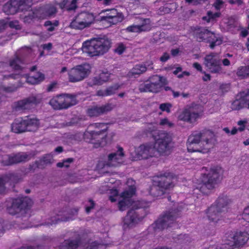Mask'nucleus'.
Returning <instances> with one entry per match:
<instances>
[{
  "label": "nucleus",
  "mask_w": 249,
  "mask_h": 249,
  "mask_svg": "<svg viewBox=\"0 0 249 249\" xmlns=\"http://www.w3.org/2000/svg\"><path fill=\"white\" fill-rule=\"evenodd\" d=\"M110 46V40L104 36L84 42L82 51L90 56H98L107 53Z\"/></svg>",
  "instance_id": "f03ea898"
},
{
  "label": "nucleus",
  "mask_w": 249,
  "mask_h": 249,
  "mask_svg": "<svg viewBox=\"0 0 249 249\" xmlns=\"http://www.w3.org/2000/svg\"><path fill=\"white\" fill-rule=\"evenodd\" d=\"M215 17H203L202 18V21L204 24L207 23H213L215 21Z\"/></svg>",
  "instance_id": "864d4df0"
},
{
  "label": "nucleus",
  "mask_w": 249,
  "mask_h": 249,
  "mask_svg": "<svg viewBox=\"0 0 249 249\" xmlns=\"http://www.w3.org/2000/svg\"><path fill=\"white\" fill-rule=\"evenodd\" d=\"M76 96L73 94H62L52 98L49 104L55 110L67 109L76 105Z\"/></svg>",
  "instance_id": "9d476101"
},
{
  "label": "nucleus",
  "mask_w": 249,
  "mask_h": 249,
  "mask_svg": "<svg viewBox=\"0 0 249 249\" xmlns=\"http://www.w3.org/2000/svg\"><path fill=\"white\" fill-rule=\"evenodd\" d=\"M79 241L78 239L65 240L60 245V249H76L79 245Z\"/></svg>",
  "instance_id": "c756f323"
},
{
  "label": "nucleus",
  "mask_w": 249,
  "mask_h": 249,
  "mask_svg": "<svg viewBox=\"0 0 249 249\" xmlns=\"http://www.w3.org/2000/svg\"><path fill=\"white\" fill-rule=\"evenodd\" d=\"M32 50L29 47H25L17 53L15 57L10 61V66L15 70L21 69V64H25L24 57L31 53Z\"/></svg>",
  "instance_id": "a211bd4d"
},
{
  "label": "nucleus",
  "mask_w": 249,
  "mask_h": 249,
  "mask_svg": "<svg viewBox=\"0 0 249 249\" xmlns=\"http://www.w3.org/2000/svg\"><path fill=\"white\" fill-rule=\"evenodd\" d=\"M70 219H71V217H59V215H57V218H55L54 219H52V222L51 223H48V224H50L51 225H52L53 224H56L57 223L58 221H68L69 220H70Z\"/></svg>",
  "instance_id": "09e8293b"
},
{
  "label": "nucleus",
  "mask_w": 249,
  "mask_h": 249,
  "mask_svg": "<svg viewBox=\"0 0 249 249\" xmlns=\"http://www.w3.org/2000/svg\"><path fill=\"white\" fill-rule=\"evenodd\" d=\"M120 87V86L119 84H116L106 89L107 96L115 94Z\"/></svg>",
  "instance_id": "c9c22d12"
},
{
  "label": "nucleus",
  "mask_w": 249,
  "mask_h": 249,
  "mask_svg": "<svg viewBox=\"0 0 249 249\" xmlns=\"http://www.w3.org/2000/svg\"><path fill=\"white\" fill-rule=\"evenodd\" d=\"M124 156L123 149L122 147H119L117 152L109 154L107 160L106 161L99 162L97 166L99 168H104L106 167H117L122 162V158Z\"/></svg>",
  "instance_id": "dca6fc26"
},
{
  "label": "nucleus",
  "mask_w": 249,
  "mask_h": 249,
  "mask_svg": "<svg viewBox=\"0 0 249 249\" xmlns=\"http://www.w3.org/2000/svg\"><path fill=\"white\" fill-rule=\"evenodd\" d=\"M156 129V127L153 125L152 124H149L148 125L146 128L145 129L144 131L146 135H148V133L151 134L153 132H154Z\"/></svg>",
  "instance_id": "bf43d9fd"
},
{
  "label": "nucleus",
  "mask_w": 249,
  "mask_h": 249,
  "mask_svg": "<svg viewBox=\"0 0 249 249\" xmlns=\"http://www.w3.org/2000/svg\"><path fill=\"white\" fill-rule=\"evenodd\" d=\"M201 111L199 109V106H190L185 108L178 115V119L180 121L193 124L200 117Z\"/></svg>",
  "instance_id": "4468645a"
},
{
  "label": "nucleus",
  "mask_w": 249,
  "mask_h": 249,
  "mask_svg": "<svg viewBox=\"0 0 249 249\" xmlns=\"http://www.w3.org/2000/svg\"><path fill=\"white\" fill-rule=\"evenodd\" d=\"M174 179H176L175 177L170 173L160 175L153 179V184L149 191V194L153 197L162 196L167 190L174 187Z\"/></svg>",
  "instance_id": "7ed1b4c3"
},
{
  "label": "nucleus",
  "mask_w": 249,
  "mask_h": 249,
  "mask_svg": "<svg viewBox=\"0 0 249 249\" xmlns=\"http://www.w3.org/2000/svg\"><path fill=\"white\" fill-rule=\"evenodd\" d=\"M89 72V66L83 65L77 66L69 72V80L71 82H76L83 80Z\"/></svg>",
  "instance_id": "f3484780"
},
{
  "label": "nucleus",
  "mask_w": 249,
  "mask_h": 249,
  "mask_svg": "<svg viewBox=\"0 0 249 249\" xmlns=\"http://www.w3.org/2000/svg\"><path fill=\"white\" fill-rule=\"evenodd\" d=\"M100 14H105L106 16H120L117 10L115 9L102 10Z\"/></svg>",
  "instance_id": "58836bf2"
},
{
  "label": "nucleus",
  "mask_w": 249,
  "mask_h": 249,
  "mask_svg": "<svg viewBox=\"0 0 249 249\" xmlns=\"http://www.w3.org/2000/svg\"><path fill=\"white\" fill-rule=\"evenodd\" d=\"M134 193V189L131 188L130 190L125 191L122 193L121 197L123 198V199L119 201L118 203V207L120 211H123L125 210L131 204L130 197L133 196Z\"/></svg>",
  "instance_id": "a878e982"
},
{
  "label": "nucleus",
  "mask_w": 249,
  "mask_h": 249,
  "mask_svg": "<svg viewBox=\"0 0 249 249\" xmlns=\"http://www.w3.org/2000/svg\"><path fill=\"white\" fill-rule=\"evenodd\" d=\"M204 65L208 71L213 73H221L222 68L221 60L217 53H212L206 55L204 58Z\"/></svg>",
  "instance_id": "ddd939ff"
},
{
  "label": "nucleus",
  "mask_w": 249,
  "mask_h": 249,
  "mask_svg": "<svg viewBox=\"0 0 249 249\" xmlns=\"http://www.w3.org/2000/svg\"><path fill=\"white\" fill-rule=\"evenodd\" d=\"M148 80L145 82L140 84L139 86V90L140 92H149Z\"/></svg>",
  "instance_id": "79ce46f5"
},
{
  "label": "nucleus",
  "mask_w": 249,
  "mask_h": 249,
  "mask_svg": "<svg viewBox=\"0 0 249 249\" xmlns=\"http://www.w3.org/2000/svg\"><path fill=\"white\" fill-rule=\"evenodd\" d=\"M141 23L139 24L142 32H148L152 28L151 21L149 18H140Z\"/></svg>",
  "instance_id": "2f4dec72"
},
{
  "label": "nucleus",
  "mask_w": 249,
  "mask_h": 249,
  "mask_svg": "<svg viewBox=\"0 0 249 249\" xmlns=\"http://www.w3.org/2000/svg\"><path fill=\"white\" fill-rule=\"evenodd\" d=\"M160 15H163L165 14H169L171 12V9L169 7L168 5H167L165 7H160Z\"/></svg>",
  "instance_id": "5fc2aeb1"
},
{
  "label": "nucleus",
  "mask_w": 249,
  "mask_h": 249,
  "mask_svg": "<svg viewBox=\"0 0 249 249\" xmlns=\"http://www.w3.org/2000/svg\"><path fill=\"white\" fill-rule=\"evenodd\" d=\"M149 92L157 93L160 91L161 87L168 84L167 79L158 75H155L148 78Z\"/></svg>",
  "instance_id": "412c9836"
},
{
  "label": "nucleus",
  "mask_w": 249,
  "mask_h": 249,
  "mask_svg": "<svg viewBox=\"0 0 249 249\" xmlns=\"http://www.w3.org/2000/svg\"><path fill=\"white\" fill-rule=\"evenodd\" d=\"M32 154L29 153L19 152L10 155H3L0 157V161L3 165L8 166L20 162H24L30 160Z\"/></svg>",
  "instance_id": "f8f14e48"
},
{
  "label": "nucleus",
  "mask_w": 249,
  "mask_h": 249,
  "mask_svg": "<svg viewBox=\"0 0 249 249\" xmlns=\"http://www.w3.org/2000/svg\"><path fill=\"white\" fill-rule=\"evenodd\" d=\"M103 84L102 82L100 80L99 76L93 77L91 81L89 83V85L91 86L94 85H101Z\"/></svg>",
  "instance_id": "de8ad7c7"
},
{
  "label": "nucleus",
  "mask_w": 249,
  "mask_h": 249,
  "mask_svg": "<svg viewBox=\"0 0 249 249\" xmlns=\"http://www.w3.org/2000/svg\"><path fill=\"white\" fill-rule=\"evenodd\" d=\"M193 34L194 37L199 42L207 40L211 43L210 47L212 49L222 42L221 38L216 37L213 33L201 27H194L193 29Z\"/></svg>",
  "instance_id": "1a4fd4ad"
},
{
  "label": "nucleus",
  "mask_w": 249,
  "mask_h": 249,
  "mask_svg": "<svg viewBox=\"0 0 249 249\" xmlns=\"http://www.w3.org/2000/svg\"><path fill=\"white\" fill-rule=\"evenodd\" d=\"M90 127H93L97 129L101 128V129L103 128H106V125L105 124H101V123H95L91 124L90 126Z\"/></svg>",
  "instance_id": "e2e57ef3"
},
{
  "label": "nucleus",
  "mask_w": 249,
  "mask_h": 249,
  "mask_svg": "<svg viewBox=\"0 0 249 249\" xmlns=\"http://www.w3.org/2000/svg\"><path fill=\"white\" fill-rule=\"evenodd\" d=\"M9 25L10 28H15L16 30H19L21 29V26L19 24L18 21L17 20L10 22Z\"/></svg>",
  "instance_id": "4d7b16f0"
},
{
  "label": "nucleus",
  "mask_w": 249,
  "mask_h": 249,
  "mask_svg": "<svg viewBox=\"0 0 249 249\" xmlns=\"http://www.w3.org/2000/svg\"><path fill=\"white\" fill-rule=\"evenodd\" d=\"M39 124V121L35 118L18 119L12 124V130L16 133L25 131L34 132L37 130Z\"/></svg>",
  "instance_id": "6e6552de"
},
{
  "label": "nucleus",
  "mask_w": 249,
  "mask_h": 249,
  "mask_svg": "<svg viewBox=\"0 0 249 249\" xmlns=\"http://www.w3.org/2000/svg\"><path fill=\"white\" fill-rule=\"evenodd\" d=\"M160 124L162 126H167L168 127H172L174 126V124L170 122L168 119L164 118L160 120Z\"/></svg>",
  "instance_id": "49530a36"
},
{
  "label": "nucleus",
  "mask_w": 249,
  "mask_h": 249,
  "mask_svg": "<svg viewBox=\"0 0 249 249\" xmlns=\"http://www.w3.org/2000/svg\"><path fill=\"white\" fill-rule=\"evenodd\" d=\"M242 218L248 222H249V207L244 209L242 214Z\"/></svg>",
  "instance_id": "13d9d810"
},
{
  "label": "nucleus",
  "mask_w": 249,
  "mask_h": 249,
  "mask_svg": "<svg viewBox=\"0 0 249 249\" xmlns=\"http://www.w3.org/2000/svg\"><path fill=\"white\" fill-rule=\"evenodd\" d=\"M44 25L45 26H49L50 27L48 28V30L50 32L53 31L54 29V27L53 25V23L50 21H47L45 22Z\"/></svg>",
  "instance_id": "338daca9"
},
{
  "label": "nucleus",
  "mask_w": 249,
  "mask_h": 249,
  "mask_svg": "<svg viewBox=\"0 0 249 249\" xmlns=\"http://www.w3.org/2000/svg\"><path fill=\"white\" fill-rule=\"evenodd\" d=\"M106 128H103L99 130H91L88 131V133L90 137L91 140H95L97 143L100 146H104L106 143V138L107 134L106 133Z\"/></svg>",
  "instance_id": "393cba45"
},
{
  "label": "nucleus",
  "mask_w": 249,
  "mask_h": 249,
  "mask_svg": "<svg viewBox=\"0 0 249 249\" xmlns=\"http://www.w3.org/2000/svg\"><path fill=\"white\" fill-rule=\"evenodd\" d=\"M109 193L110 194L109 196V200L112 202H115L117 200L116 197H117L118 195V191L116 189H111L109 190Z\"/></svg>",
  "instance_id": "c03bdc74"
},
{
  "label": "nucleus",
  "mask_w": 249,
  "mask_h": 249,
  "mask_svg": "<svg viewBox=\"0 0 249 249\" xmlns=\"http://www.w3.org/2000/svg\"><path fill=\"white\" fill-rule=\"evenodd\" d=\"M94 202L91 199H89L85 204L86 212L89 213L91 210L94 208Z\"/></svg>",
  "instance_id": "37998d69"
},
{
  "label": "nucleus",
  "mask_w": 249,
  "mask_h": 249,
  "mask_svg": "<svg viewBox=\"0 0 249 249\" xmlns=\"http://www.w3.org/2000/svg\"><path fill=\"white\" fill-rule=\"evenodd\" d=\"M247 123L246 121H239L238 122V124L240 126L239 127L238 129L240 131H242L245 129V125Z\"/></svg>",
  "instance_id": "774afa93"
},
{
  "label": "nucleus",
  "mask_w": 249,
  "mask_h": 249,
  "mask_svg": "<svg viewBox=\"0 0 249 249\" xmlns=\"http://www.w3.org/2000/svg\"><path fill=\"white\" fill-rule=\"evenodd\" d=\"M136 203H134L132 209L128 212L127 214L124 217V227H132L139 221H140L144 217V215L141 213L143 210H139V207H136Z\"/></svg>",
  "instance_id": "2eb2a0df"
},
{
  "label": "nucleus",
  "mask_w": 249,
  "mask_h": 249,
  "mask_svg": "<svg viewBox=\"0 0 249 249\" xmlns=\"http://www.w3.org/2000/svg\"><path fill=\"white\" fill-rule=\"evenodd\" d=\"M96 95L100 97L107 96L106 89H100L97 91Z\"/></svg>",
  "instance_id": "69168bd1"
},
{
  "label": "nucleus",
  "mask_w": 249,
  "mask_h": 249,
  "mask_svg": "<svg viewBox=\"0 0 249 249\" xmlns=\"http://www.w3.org/2000/svg\"><path fill=\"white\" fill-rule=\"evenodd\" d=\"M231 201L226 195L220 196L216 200L214 205L220 211L224 212L227 211V207L231 203Z\"/></svg>",
  "instance_id": "cd10ccee"
},
{
  "label": "nucleus",
  "mask_w": 249,
  "mask_h": 249,
  "mask_svg": "<svg viewBox=\"0 0 249 249\" xmlns=\"http://www.w3.org/2000/svg\"><path fill=\"white\" fill-rule=\"evenodd\" d=\"M189 238L188 236L186 235H179L178 237V243H186L189 241Z\"/></svg>",
  "instance_id": "6e6d98bb"
},
{
  "label": "nucleus",
  "mask_w": 249,
  "mask_h": 249,
  "mask_svg": "<svg viewBox=\"0 0 249 249\" xmlns=\"http://www.w3.org/2000/svg\"><path fill=\"white\" fill-rule=\"evenodd\" d=\"M31 204V200L27 197L15 199L13 200L11 206L8 208V213L10 214L15 215L21 210L30 206Z\"/></svg>",
  "instance_id": "aec40b11"
},
{
  "label": "nucleus",
  "mask_w": 249,
  "mask_h": 249,
  "mask_svg": "<svg viewBox=\"0 0 249 249\" xmlns=\"http://www.w3.org/2000/svg\"><path fill=\"white\" fill-rule=\"evenodd\" d=\"M32 0H10L3 7V12L8 15L16 14L19 11L28 9Z\"/></svg>",
  "instance_id": "9b49d317"
},
{
  "label": "nucleus",
  "mask_w": 249,
  "mask_h": 249,
  "mask_svg": "<svg viewBox=\"0 0 249 249\" xmlns=\"http://www.w3.org/2000/svg\"><path fill=\"white\" fill-rule=\"evenodd\" d=\"M13 174H9L2 178H0V193H2L5 189L4 184L9 180L12 179Z\"/></svg>",
  "instance_id": "f704fd0d"
},
{
  "label": "nucleus",
  "mask_w": 249,
  "mask_h": 249,
  "mask_svg": "<svg viewBox=\"0 0 249 249\" xmlns=\"http://www.w3.org/2000/svg\"><path fill=\"white\" fill-rule=\"evenodd\" d=\"M147 69V68L145 65L137 64L130 70L127 73V75L129 77H135L144 73Z\"/></svg>",
  "instance_id": "c85d7f7f"
},
{
  "label": "nucleus",
  "mask_w": 249,
  "mask_h": 249,
  "mask_svg": "<svg viewBox=\"0 0 249 249\" xmlns=\"http://www.w3.org/2000/svg\"><path fill=\"white\" fill-rule=\"evenodd\" d=\"M114 107V106L110 103L102 106H93L89 108L87 112L90 117H97L107 113L112 110Z\"/></svg>",
  "instance_id": "5701e85b"
},
{
  "label": "nucleus",
  "mask_w": 249,
  "mask_h": 249,
  "mask_svg": "<svg viewBox=\"0 0 249 249\" xmlns=\"http://www.w3.org/2000/svg\"><path fill=\"white\" fill-rule=\"evenodd\" d=\"M213 7L216 10H220L224 8V4L223 1L220 0H216L214 3Z\"/></svg>",
  "instance_id": "8fccbe9b"
},
{
  "label": "nucleus",
  "mask_w": 249,
  "mask_h": 249,
  "mask_svg": "<svg viewBox=\"0 0 249 249\" xmlns=\"http://www.w3.org/2000/svg\"><path fill=\"white\" fill-rule=\"evenodd\" d=\"M172 105L169 103L161 104L160 106V109L162 111H166L168 113L170 112V108Z\"/></svg>",
  "instance_id": "a18cd8bd"
},
{
  "label": "nucleus",
  "mask_w": 249,
  "mask_h": 249,
  "mask_svg": "<svg viewBox=\"0 0 249 249\" xmlns=\"http://www.w3.org/2000/svg\"><path fill=\"white\" fill-rule=\"evenodd\" d=\"M137 158L147 159L157 156V151L154 144L146 143L140 145L135 149Z\"/></svg>",
  "instance_id": "6ab92c4d"
},
{
  "label": "nucleus",
  "mask_w": 249,
  "mask_h": 249,
  "mask_svg": "<svg viewBox=\"0 0 249 249\" xmlns=\"http://www.w3.org/2000/svg\"><path fill=\"white\" fill-rule=\"evenodd\" d=\"M39 102V99L36 97L31 96L15 102L13 105V109L16 112H22L29 109L34 105H36Z\"/></svg>",
  "instance_id": "4be33fe9"
},
{
  "label": "nucleus",
  "mask_w": 249,
  "mask_h": 249,
  "mask_svg": "<svg viewBox=\"0 0 249 249\" xmlns=\"http://www.w3.org/2000/svg\"><path fill=\"white\" fill-rule=\"evenodd\" d=\"M126 31L129 33H141L142 32L139 25L133 24L127 27Z\"/></svg>",
  "instance_id": "e433bc0d"
},
{
  "label": "nucleus",
  "mask_w": 249,
  "mask_h": 249,
  "mask_svg": "<svg viewBox=\"0 0 249 249\" xmlns=\"http://www.w3.org/2000/svg\"><path fill=\"white\" fill-rule=\"evenodd\" d=\"M154 146L157 153L162 155H167L170 153L173 147L172 138L171 135L165 131H159L154 136Z\"/></svg>",
  "instance_id": "423d86ee"
},
{
  "label": "nucleus",
  "mask_w": 249,
  "mask_h": 249,
  "mask_svg": "<svg viewBox=\"0 0 249 249\" xmlns=\"http://www.w3.org/2000/svg\"><path fill=\"white\" fill-rule=\"evenodd\" d=\"M224 20V21L227 24L228 26L231 27L234 25V19L232 18V17H227Z\"/></svg>",
  "instance_id": "680f3d73"
},
{
  "label": "nucleus",
  "mask_w": 249,
  "mask_h": 249,
  "mask_svg": "<svg viewBox=\"0 0 249 249\" xmlns=\"http://www.w3.org/2000/svg\"><path fill=\"white\" fill-rule=\"evenodd\" d=\"M243 107V104L241 101L239 100H235L231 104V108L233 110H239Z\"/></svg>",
  "instance_id": "ea45409f"
},
{
  "label": "nucleus",
  "mask_w": 249,
  "mask_h": 249,
  "mask_svg": "<svg viewBox=\"0 0 249 249\" xmlns=\"http://www.w3.org/2000/svg\"><path fill=\"white\" fill-rule=\"evenodd\" d=\"M170 58V55L168 53H164L163 55L160 57V60L162 62L167 61Z\"/></svg>",
  "instance_id": "0e129e2a"
},
{
  "label": "nucleus",
  "mask_w": 249,
  "mask_h": 249,
  "mask_svg": "<svg viewBox=\"0 0 249 249\" xmlns=\"http://www.w3.org/2000/svg\"><path fill=\"white\" fill-rule=\"evenodd\" d=\"M22 86V84L19 82L18 84H14L11 86L4 88V90L6 92H12L15 91L17 89Z\"/></svg>",
  "instance_id": "a19ab883"
},
{
  "label": "nucleus",
  "mask_w": 249,
  "mask_h": 249,
  "mask_svg": "<svg viewBox=\"0 0 249 249\" xmlns=\"http://www.w3.org/2000/svg\"><path fill=\"white\" fill-rule=\"evenodd\" d=\"M222 212L217 207L213 205L207 210L208 218L210 221L216 223L219 220L220 213Z\"/></svg>",
  "instance_id": "bb28decb"
},
{
  "label": "nucleus",
  "mask_w": 249,
  "mask_h": 249,
  "mask_svg": "<svg viewBox=\"0 0 249 249\" xmlns=\"http://www.w3.org/2000/svg\"><path fill=\"white\" fill-rule=\"evenodd\" d=\"M216 141L215 135L210 130L194 131L188 137L187 150L189 152L207 153L214 147Z\"/></svg>",
  "instance_id": "f257e3e1"
},
{
  "label": "nucleus",
  "mask_w": 249,
  "mask_h": 249,
  "mask_svg": "<svg viewBox=\"0 0 249 249\" xmlns=\"http://www.w3.org/2000/svg\"><path fill=\"white\" fill-rule=\"evenodd\" d=\"M100 80L102 82L103 84L107 81L109 78L110 74L107 72H102L99 75Z\"/></svg>",
  "instance_id": "603ef678"
},
{
  "label": "nucleus",
  "mask_w": 249,
  "mask_h": 249,
  "mask_svg": "<svg viewBox=\"0 0 249 249\" xmlns=\"http://www.w3.org/2000/svg\"><path fill=\"white\" fill-rule=\"evenodd\" d=\"M98 17H87L82 20L76 17L71 22L70 26L74 29L82 30L98 21L102 22L103 24L107 22L108 24H115L123 20V17H101L100 18H96Z\"/></svg>",
  "instance_id": "39448f33"
},
{
  "label": "nucleus",
  "mask_w": 249,
  "mask_h": 249,
  "mask_svg": "<svg viewBox=\"0 0 249 249\" xmlns=\"http://www.w3.org/2000/svg\"><path fill=\"white\" fill-rule=\"evenodd\" d=\"M223 174V170L220 167L212 168L207 173L202 174L201 177V184L197 187L196 189L199 190L205 195H208L209 191L213 189L220 182Z\"/></svg>",
  "instance_id": "20e7f679"
},
{
  "label": "nucleus",
  "mask_w": 249,
  "mask_h": 249,
  "mask_svg": "<svg viewBox=\"0 0 249 249\" xmlns=\"http://www.w3.org/2000/svg\"><path fill=\"white\" fill-rule=\"evenodd\" d=\"M73 161V159L72 158H68L66 160H63V162H58L57 163V166L59 168H62L64 167V164L66 163H71Z\"/></svg>",
  "instance_id": "052dcab7"
},
{
  "label": "nucleus",
  "mask_w": 249,
  "mask_h": 249,
  "mask_svg": "<svg viewBox=\"0 0 249 249\" xmlns=\"http://www.w3.org/2000/svg\"><path fill=\"white\" fill-rule=\"evenodd\" d=\"M178 215V211L170 209L164 212L159 219L151 225L150 228L155 231H160L172 226Z\"/></svg>",
  "instance_id": "0eeeda50"
},
{
  "label": "nucleus",
  "mask_w": 249,
  "mask_h": 249,
  "mask_svg": "<svg viewBox=\"0 0 249 249\" xmlns=\"http://www.w3.org/2000/svg\"><path fill=\"white\" fill-rule=\"evenodd\" d=\"M125 47L124 44L119 43L114 50L115 53L119 54H121L125 50Z\"/></svg>",
  "instance_id": "3c124183"
},
{
  "label": "nucleus",
  "mask_w": 249,
  "mask_h": 249,
  "mask_svg": "<svg viewBox=\"0 0 249 249\" xmlns=\"http://www.w3.org/2000/svg\"><path fill=\"white\" fill-rule=\"evenodd\" d=\"M228 245L232 247V249L242 247L249 239V234L247 232H237L232 237Z\"/></svg>",
  "instance_id": "b1692460"
},
{
  "label": "nucleus",
  "mask_w": 249,
  "mask_h": 249,
  "mask_svg": "<svg viewBox=\"0 0 249 249\" xmlns=\"http://www.w3.org/2000/svg\"><path fill=\"white\" fill-rule=\"evenodd\" d=\"M53 161V156L50 154H47L42 157L40 162L43 165L51 164Z\"/></svg>",
  "instance_id": "4c0bfd02"
},
{
  "label": "nucleus",
  "mask_w": 249,
  "mask_h": 249,
  "mask_svg": "<svg viewBox=\"0 0 249 249\" xmlns=\"http://www.w3.org/2000/svg\"><path fill=\"white\" fill-rule=\"evenodd\" d=\"M76 0H63L60 6L66 8L68 10H71L76 8Z\"/></svg>",
  "instance_id": "72a5a7b5"
},
{
  "label": "nucleus",
  "mask_w": 249,
  "mask_h": 249,
  "mask_svg": "<svg viewBox=\"0 0 249 249\" xmlns=\"http://www.w3.org/2000/svg\"><path fill=\"white\" fill-rule=\"evenodd\" d=\"M44 78V75L40 72H37L33 76H28L26 75V82L33 85L39 83L43 81Z\"/></svg>",
  "instance_id": "7c9ffc66"
},
{
  "label": "nucleus",
  "mask_w": 249,
  "mask_h": 249,
  "mask_svg": "<svg viewBox=\"0 0 249 249\" xmlns=\"http://www.w3.org/2000/svg\"><path fill=\"white\" fill-rule=\"evenodd\" d=\"M236 75L240 79L249 77V66L238 67L236 71Z\"/></svg>",
  "instance_id": "473e14b6"
}]
</instances>
